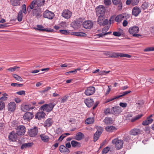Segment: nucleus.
Returning a JSON list of instances; mask_svg holds the SVG:
<instances>
[{"label": "nucleus", "instance_id": "nucleus-1", "mask_svg": "<svg viewBox=\"0 0 154 154\" xmlns=\"http://www.w3.org/2000/svg\"><path fill=\"white\" fill-rule=\"evenodd\" d=\"M45 2V0H33L29 5L31 9H33V8H39L44 5Z\"/></svg>", "mask_w": 154, "mask_h": 154}, {"label": "nucleus", "instance_id": "nucleus-2", "mask_svg": "<svg viewBox=\"0 0 154 154\" xmlns=\"http://www.w3.org/2000/svg\"><path fill=\"white\" fill-rule=\"evenodd\" d=\"M59 32L61 34L65 35L71 34L72 35L79 36H85L86 35V34L85 33L82 32H74L70 33L69 30H60Z\"/></svg>", "mask_w": 154, "mask_h": 154}, {"label": "nucleus", "instance_id": "nucleus-3", "mask_svg": "<svg viewBox=\"0 0 154 154\" xmlns=\"http://www.w3.org/2000/svg\"><path fill=\"white\" fill-rule=\"evenodd\" d=\"M55 105V104L52 103L45 104L41 106L40 109L41 110L49 112L52 110Z\"/></svg>", "mask_w": 154, "mask_h": 154}, {"label": "nucleus", "instance_id": "nucleus-4", "mask_svg": "<svg viewBox=\"0 0 154 154\" xmlns=\"http://www.w3.org/2000/svg\"><path fill=\"white\" fill-rule=\"evenodd\" d=\"M112 143L115 144V147L117 149H119L123 147V141L122 140H119L116 138L112 141Z\"/></svg>", "mask_w": 154, "mask_h": 154}, {"label": "nucleus", "instance_id": "nucleus-5", "mask_svg": "<svg viewBox=\"0 0 154 154\" xmlns=\"http://www.w3.org/2000/svg\"><path fill=\"white\" fill-rule=\"evenodd\" d=\"M139 31V28L136 26H134L130 27L128 30L130 34H132L134 37H138L140 36V34H137Z\"/></svg>", "mask_w": 154, "mask_h": 154}, {"label": "nucleus", "instance_id": "nucleus-6", "mask_svg": "<svg viewBox=\"0 0 154 154\" xmlns=\"http://www.w3.org/2000/svg\"><path fill=\"white\" fill-rule=\"evenodd\" d=\"M22 10H20L18 13L17 19L19 21H21L22 20L23 18V12L25 14H26L27 13L26 11V6L25 4H23L22 6Z\"/></svg>", "mask_w": 154, "mask_h": 154}, {"label": "nucleus", "instance_id": "nucleus-7", "mask_svg": "<svg viewBox=\"0 0 154 154\" xmlns=\"http://www.w3.org/2000/svg\"><path fill=\"white\" fill-rule=\"evenodd\" d=\"M33 9L32 11L33 15L35 16L37 18H40L42 15L41 9L39 8H33Z\"/></svg>", "mask_w": 154, "mask_h": 154}, {"label": "nucleus", "instance_id": "nucleus-8", "mask_svg": "<svg viewBox=\"0 0 154 154\" xmlns=\"http://www.w3.org/2000/svg\"><path fill=\"white\" fill-rule=\"evenodd\" d=\"M16 134L19 136L23 135L26 132V128L23 125H19L16 128Z\"/></svg>", "mask_w": 154, "mask_h": 154}, {"label": "nucleus", "instance_id": "nucleus-9", "mask_svg": "<svg viewBox=\"0 0 154 154\" xmlns=\"http://www.w3.org/2000/svg\"><path fill=\"white\" fill-rule=\"evenodd\" d=\"M110 56L111 57H126L127 58H131V56L130 55L125 54L122 53H112L110 54Z\"/></svg>", "mask_w": 154, "mask_h": 154}, {"label": "nucleus", "instance_id": "nucleus-10", "mask_svg": "<svg viewBox=\"0 0 154 154\" xmlns=\"http://www.w3.org/2000/svg\"><path fill=\"white\" fill-rule=\"evenodd\" d=\"M97 15H104L105 12V8L103 5H99L96 8Z\"/></svg>", "mask_w": 154, "mask_h": 154}, {"label": "nucleus", "instance_id": "nucleus-11", "mask_svg": "<svg viewBox=\"0 0 154 154\" xmlns=\"http://www.w3.org/2000/svg\"><path fill=\"white\" fill-rule=\"evenodd\" d=\"M54 16V14L53 12L48 10L45 11L43 14V16L44 17L50 20L53 19Z\"/></svg>", "mask_w": 154, "mask_h": 154}, {"label": "nucleus", "instance_id": "nucleus-12", "mask_svg": "<svg viewBox=\"0 0 154 154\" xmlns=\"http://www.w3.org/2000/svg\"><path fill=\"white\" fill-rule=\"evenodd\" d=\"M95 91V88L92 86L88 87L85 90V94L87 96H90L93 94Z\"/></svg>", "mask_w": 154, "mask_h": 154}, {"label": "nucleus", "instance_id": "nucleus-13", "mask_svg": "<svg viewBox=\"0 0 154 154\" xmlns=\"http://www.w3.org/2000/svg\"><path fill=\"white\" fill-rule=\"evenodd\" d=\"M37 27H34V29L36 30H38L40 31H46L48 32H52L53 31V29L46 28H44V26L42 25H38Z\"/></svg>", "mask_w": 154, "mask_h": 154}, {"label": "nucleus", "instance_id": "nucleus-14", "mask_svg": "<svg viewBox=\"0 0 154 154\" xmlns=\"http://www.w3.org/2000/svg\"><path fill=\"white\" fill-rule=\"evenodd\" d=\"M38 132V128L35 126L29 130L28 131L29 135L31 137H35L37 135Z\"/></svg>", "mask_w": 154, "mask_h": 154}, {"label": "nucleus", "instance_id": "nucleus-15", "mask_svg": "<svg viewBox=\"0 0 154 154\" xmlns=\"http://www.w3.org/2000/svg\"><path fill=\"white\" fill-rule=\"evenodd\" d=\"M72 14V12L69 10H64L62 13V16L65 19L69 18Z\"/></svg>", "mask_w": 154, "mask_h": 154}, {"label": "nucleus", "instance_id": "nucleus-16", "mask_svg": "<svg viewBox=\"0 0 154 154\" xmlns=\"http://www.w3.org/2000/svg\"><path fill=\"white\" fill-rule=\"evenodd\" d=\"M33 117V115L32 112H26L23 117V119L26 121H30Z\"/></svg>", "mask_w": 154, "mask_h": 154}, {"label": "nucleus", "instance_id": "nucleus-17", "mask_svg": "<svg viewBox=\"0 0 154 154\" xmlns=\"http://www.w3.org/2000/svg\"><path fill=\"white\" fill-rule=\"evenodd\" d=\"M8 111L13 112L16 108V103L14 102H11L8 104Z\"/></svg>", "mask_w": 154, "mask_h": 154}, {"label": "nucleus", "instance_id": "nucleus-18", "mask_svg": "<svg viewBox=\"0 0 154 154\" xmlns=\"http://www.w3.org/2000/svg\"><path fill=\"white\" fill-rule=\"evenodd\" d=\"M83 26L85 29H90L92 27L93 24V22L90 20L85 21L82 24Z\"/></svg>", "mask_w": 154, "mask_h": 154}, {"label": "nucleus", "instance_id": "nucleus-19", "mask_svg": "<svg viewBox=\"0 0 154 154\" xmlns=\"http://www.w3.org/2000/svg\"><path fill=\"white\" fill-rule=\"evenodd\" d=\"M121 108L119 106H116L112 107L111 109V113L117 115L122 112Z\"/></svg>", "mask_w": 154, "mask_h": 154}, {"label": "nucleus", "instance_id": "nucleus-20", "mask_svg": "<svg viewBox=\"0 0 154 154\" xmlns=\"http://www.w3.org/2000/svg\"><path fill=\"white\" fill-rule=\"evenodd\" d=\"M131 92V91H126L125 92H124L121 93V95L115 96L114 97L110 98V99H108L109 101V102L112 101L115 99H118L120 97L125 96L127 95V94L130 93Z\"/></svg>", "mask_w": 154, "mask_h": 154}, {"label": "nucleus", "instance_id": "nucleus-21", "mask_svg": "<svg viewBox=\"0 0 154 154\" xmlns=\"http://www.w3.org/2000/svg\"><path fill=\"white\" fill-rule=\"evenodd\" d=\"M141 10L138 7H134L132 10V14L134 16L137 17L141 12Z\"/></svg>", "mask_w": 154, "mask_h": 154}, {"label": "nucleus", "instance_id": "nucleus-22", "mask_svg": "<svg viewBox=\"0 0 154 154\" xmlns=\"http://www.w3.org/2000/svg\"><path fill=\"white\" fill-rule=\"evenodd\" d=\"M85 103L88 107L92 106L94 104V101L93 99L88 98L85 100Z\"/></svg>", "mask_w": 154, "mask_h": 154}, {"label": "nucleus", "instance_id": "nucleus-23", "mask_svg": "<svg viewBox=\"0 0 154 154\" xmlns=\"http://www.w3.org/2000/svg\"><path fill=\"white\" fill-rule=\"evenodd\" d=\"M8 138L10 140L12 141H15L17 139V135L14 132L12 131L10 133Z\"/></svg>", "mask_w": 154, "mask_h": 154}, {"label": "nucleus", "instance_id": "nucleus-24", "mask_svg": "<svg viewBox=\"0 0 154 154\" xmlns=\"http://www.w3.org/2000/svg\"><path fill=\"white\" fill-rule=\"evenodd\" d=\"M85 135L83 134L81 132L77 133L74 136V139L77 140H80L85 138Z\"/></svg>", "mask_w": 154, "mask_h": 154}, {"label": "nucleus", "instance_id": "nucleus-25", "mask_svg": "<svg viewBox=\"0 0 154 154\" xmlns=\"http://www.w3.org/2000/svg\"><path fill=\"white\" fill-rule=\"evenodd\" d=\"M101 129L100 131L97 130V131L95 133L94 136V140L95 142L99 138L100 135L102 132V128L101 127L100 128Z\"/></svg>", "mask_w": 154, "mask_h": 154}, {"label": "nucleus", "instance_id": "nucleus-26", "mask_svg": "<svg viewBox=\"0 0 154 154\" xmlns=\"http://www.w3.org/2000/svg\"><path fill=\"white\" fill-rule=\"evenodd\" d=\"M33 109V107H31V106L29 105L22 104L21 107V110L24 112H26Z\"/></svg>", "mask_w": 154, "mask_h": 154}, {"label": "nucleus", "instance_id": "nucleus-27", "mask_svg": "<svg viewBox=\"0 0 154 154\" xmlns=\"http://www.w3.org/2000/svg\"><path fill=\"white\" fill-rule=\"evenodd\" d=\"M60 151L62 153H68L69 152V150L65 146L63 145H61L59 147Z\"/></svg>", "mask_w": 154, "mask_h": 154}, {"label": "nucleus", "instance_id": "nucleus-28", "mask_svg": "<svg viewBox=\"0 0 154 154\" xmlns=\"http://www.w3.org/2000/svg\"><path fill=\"white\" fill-rule=\"evenodd\" d=\"M140 130L139 129L134 128L130 131V134L132 135L136 136L140 134Z\"/></svg>", "mask_w": 154, "mask_h": 154}, {"label": "nucleus", "instance_id": "nucleus-29", "mask_svg": "<svg viewBox=\"0 0 154 154\" xmlns=\"http://www.w3.org/2000/svg\"><path fill=\"white\" fill-rule=\"evenodd\" d=\"M40 137L42 141L45 142H47L49 140L50 138L49 136L45 134H42L40 135Z\"/></svg>", "mask_w": 154, "mask_h": 154}, {"label": "nucleus", "instance_id": "nucleus-30", "mask_svg": "<svg viewBox=\"0 0 154 154\" xmlns=\"http://www.w3.org/2000/svg\"><path fill=\"white\" fill-rule=\"evenodd\" d=\"M33 144L32 142L24 143L21 145V149H23L25 148L30 147L33 145Z\"/></svg>", "mask_w": 154, "mask_h": 154}, {"label": "nucleus", "instance_id": "nucleus-31", "mask_svg": "<svg viewBox=\"0 0 154 154\" xmlns=\"http://www.w3.org/2000/svg\"><path fill=\"white\" fill-rule=\"evenodd\" d=\"M45 116V113L44 112H39L36 114L35 118L38 119H40L43 118Z\"/></svg>", "mask_w": 154, "mask_h": 154}, {"label": "nucleus", "instance_id": "nucleus-32", "mask_svg": "<svg viewBox=\"0 0 154 154\" xmlns=\"http://www.w3.org/2000/svg\"><path fill=\"white\" fill-rule=\"evenodd\" d=\"M53 121L51 119L49 118L47 119L44 123V126L46 127L51 126L52 124Z\"/></svg>", "mask_w": 154, "mask_h": 154}, {"label": "nucleus", "instance_id": "nucleus-33", "mask_svg": "<svg viewBox=\"0 0 154 154\" xmlns=\"http://www.w3.org/2000/svg\"><path fill=\"white\" fill-rule=\"evenodd\" d=\"M105 129L108 132H112L117 130L116 128L113 126H107L106 127Z\"/></svg>", "mask_w": 154, "mask_h": 154}, {"label": "nucleus", "instance_id": "nucleus-34", "mask_svg": "<svg viewBox=\"0 0 154 154\" xmlns=\"http://www.w3.org/2000/svg\"><path fill=\"white\" fill-rule=\"evenodd\" d=\"M125 16L124 14L119 15L117 16L115 18V20L118 22H120L125 18Z\"/></svg>", "mask_w": 154, "mask_h": 154}, {"label": "nucleus", "instance_id": "nucleus-35", "mask_svg": "<svg viewBox=\"0 0 154 154\" xmlns=\"http://www.w3.org/2000/svg\"><path fill=\"white\" fill-rule=\"evenodd\" d=\"M153 121L152 119L149 117H148L143 122L142 125H146L152 123Z\"/></svg>", "mask_w": 154, "mask_h": 154}, {"label": "nucleus", "instance_id": "nucleus-36", "mask_svg": "<svg viewBox=\"0 0 154 154\" xmlns=\"http://www.w3.org/2000/svg\"><path fill=\"white\" fill-rule=\"evenodd\" d=\"M103 122L106 125L110 124L112 123V119L109 117H106L104 119Z\"/></svg>", "mask_w": 154, "mask_h": 154}, {"label": "nucleus", "instance_id": "nucleus-37", "mask_svg": "<svg viewBox=\"0 0 154 154\" xmlns=\"http://www.w3.org/2000/svg\"><path fill=\"white\" fill-rule=\"evenodd\" d=\"M97 16L98 17L97 20V23L100 26H101V24H102V23L104 20V15Z\"/></svg>", "mask_w": 154, "mask_h": 154}, {"label": "nucleus", "instance_id": "nucleus-38", "mask_svg": "<svg viewBox=\"0 0 154 154\" xmlns=\"http://www.w3.org/2000/svg\"><path fill=\"white\" fill-rule=\"evenodd\" d=\"M71 144L73 147H80L81 146V144L75 140H72L71 142Z\"/></svg>", "mask_w": 154, "mask_h": 154}, {"label": "nucleus", "instance_id": "nucleus-39", "mask_svg": "<svg viewBox=\"0 0 154 154\" xmlns=\"http://www.w3.org/2000/svg\"><path fill=\"white\" fill-rule=\"evenodd\" d=\"M94 121V118H88L85 121V124H91L93 123Z\"/></svg>", "mask_w": 154, "mask_h": 154}, {"label": "nucleus", "instance_id": "nucleus-40", "mask_svg": "<svg viewBox=\"0 0 154 154\" xmlns=\"http://www.w3.org/2000/svg\"><path fill=\"white\" fill-rule=\"evenodd\" d=\"M19 0H11L10 2L13 6H16L19 5Z\"/></svg>", "mask_w": 154, "mask_h": 154}, {"label": "nucleus", "instance_id": "nucleus-41", "mask_svg": "<svg viewBox=\"0 0 154 154\" xmlns=\"http://www.w3.org/2000/svg\"><path fill=\"white\" fill-rule=\"evenodd\" d=\"M143 115L142 114H139L135 116L134 117L132 118L131 121V122H134L136 120L139 119Z\"/></svg>", "mask_w": 154, "mask_h": 154}, {"label": "nucleus", "instance_id": "nucleus-42", "mask_svg": "<svg viewBox=\"0 0 154 154\" xmlns=\"http://www.w3.org/2000/svg\"><path fill=\"white\" fill-rule=\"evenodd\" d=\"M13 77L15 79L18 81L20 82H22L23 81V79L22 78L16 74H14Z\"/></svg>", "mask_w": 154, "mask_h": 154}, {"label": "nucleus", "instance_id": "nucleus-43", "mask_svg": "<svg viewBox=\"0 0 154 154\" xmlns=\"http://www.w3.org/2000/svg\"><path fill=\"white\" fill-rule=\"evenodd\" d=\"M143 51L144 52L154 51V47L146 48Z\"/></svg>", "mask_w": 154, "mask_h": 154}, {"label": "nucleus", "instance_id": "nucleus-44", "mask_svg": "<svg viewBox=\"0 0 154 154\" xmlns=\"http://www.w3.org/2000/svg\"><path fill=\"white\" fill-rule=\"evenodd\" d=\"M141 7L143 10L147 9L148 7V3L146 2H144L142 5Z\"/></svg>", "mask_w": 154, "mask_h": 154}, {"label": "nucleus", "instance_id": "nucleus-45", "mask_svg": "<svg viewBox=\"0 0 154 154\" xmlns=\"http://www.w3.org/2000/svg\"><path fill=\"white\" fill-rule=\"evenodd\" d=\"M69 96L68 95H65L63 97L61 98V103H63L66 102L68 99Z\"/></svg>", "mask_w": 154, "mask_h": 154}, {"label": "nucleus", "instance_id": "nucleus-46", "mask_svg": "<svg viewBox=\"0 0 154 154\" xmlns=\"http://www.w3.org/2000/svg\"><path fill=\"white\" fill-rule=\"evenodd\" d=\"M109 149L110 148L108 146H107L103 149L102 152L103 154L106 153L109 151Z\"/></svg>", "mask_w": 154, "mask_h": 154}, {"label": "nucleus", "instance_id": "nucleus-47", "mask_svg": "<svg viewBox=\"0 0 154 154\" xmlns=\"http://www.w3.org/2000/svg\"><path fill=\"white\" fill-rule=\"evenodd\" d=\"M109 26H105L104 28H103L102 31V32L104 33V34L106 33L107 31H108L109 29Z\"/></svg>", "mask_w": 154, "mask_h": 154}, {"label": "nucleus", "instance_id": "nucleus-48", "mask_svg": "<svg viewBox=\"0 0 154 154\" xmlns=\"http://www.w3.org/2000/svg\"><path fill=\"white\" fill-rule=\"evenodd\" d=\"M19 67L17 66H14L13 67H10L7 69V70L9 71L13 72L16 70L17 68H19Z\"/></svg>", "mask_w": 154, "mask_h": 154}, {"label": "nucleus", "instance_id": "nucleus-49", "mask_svg": "<svg viewBox=\"0 0 154 154\" xmlns=\"http://www.w3.org/2000/svg\"><path fill=\"white\" fill-rule=\"evenodd\" d=\"M11 86L13 87H21L23 86V84L17 83H12L11 84Z\"/></svg>", "mask_w": 154, "mask_h": 154}, {"label": "nucleus", "instance_id": "nucleus-50", "mask_svg": "<svg viewBox=\"0 0 154 154\" xmlns=\"http://www.w3.org/2000/svg\"><path fill=\"white\" fill-rule=\"evenodd\" d=\"M5 107V103L2 101H0V111L3 110Z\"/></svg>", "mask_w": 154, "mask_h": 154}, {"label": "nucleus", "instance_id": "nucleus-51", "mask_svg": "<svg viewBox=\"0 0 154 154\" xmlns=\"http://www.w3.org/2000/svg\"><path fill=\"white\" fill-rule=\"evenodd\" d=\"M104 112L106 115L108 114L111 113V110H110V108H108L105 109L104 110Z\"/></svg>", "mask_w": 154, "mask_h": 154}, {"label": "nucleus", "instance_id": "nucleus-52", "mask_svg": "<svg viewBox=\"0 0 154 154\" xmlns=\"http://www.w3.org/2000/svg\"><path fill=\"white\" fill-rule=\"evenodd\" d=\"M62 129L61 128H58L56 130V133L58 134H60L63 131Z\"/></svg>", "mask_w": 154, "mask_h": 154}, {"label": "nucleus", "instance_id": "nucleus-53", "mask_svg": "<svg viewBox=\"0 0 154 154\" xmlns=\"http://www.w3.org/2000/svg\"><path fill=\"white\" fill-rule=\"evenodd\" d=\"M104 3L106 5H109L111 3V0H104Z\"/></svg>", "mask_w": 154, "mask_h": 154}, {"label": "nucleus", "instance_id": "nucleus-54", "mask_svg": "<svg viewBox=\"0 0 154 154\" xmlns=\"http://www.w3.org/2000/svg\"><path fill=\"white\" fill-rule=\"evenodd\" d=\"M113 35L116 36H120L121 35V34L119 32H113Z\"/></svg>", "mask_w": 154, "mask_h": 154}, {"label": "nucleus", "instance_id": "nucleus-55", "mask_svg": "<svg viewBox=\"0 0 154 154\" xmlns=\"http://www.w3.org/2000/svg\"><path fill=\"white\" fill-rule=\"evenodd\" d=\"M132 4L133 5H137L139 2V0H131Z\"/></svg>", "mask_w": 154, "mask_h": 154}, {"label": "nucleus", "instance_id": "nucleus-56", "mask_svg": "<svg viewBox=\"0 0 154 154\" xmlns=\"http://www.w3.org/2000/svg\"><path fill=\"white\" fill-rule=\"evenodd\" d=\"M17 94L20 95H25V91H21L16 92Z\"/></svg>", "mask_w": 154, "mask_h": 154}, {"label": "nucleus", "instance_id": "nucleus-57", "mask_svg": "<svg viewBox=\"0 0 154 154\" xmlns=\"http://www.w3.org/2000/svg\"><path fill=\"white\" fill-rule=\"evenodd\" d=\"M113 4L115 5H117L121 2V0H112Z\"/></svg>", "mask_w": 154, "mask_h": 154}, {"label": "nucleus", "instance_id": "nucleus-58", "mask_svg": "<svg viewBox=\"0 0 154 154\" xmlns=\"http://www.w3.org/2000/svg\"><path fill=\"white\" fill-rule=\"evenodd\" d=\"M108 23V20L107 19L104 20L102 23L101 26H104L107 25Z\"/></svg>", "mask_w": 154, "mask_h": 154}, {"label": "nucleus", "instance_id": "nucleus-59", "mask_svg": "<svg viewBox=\"0 0 154 154\" xmlns=\"http://www.w3.org/2000/svg\"><path fill=\"white\" fill-rule=\"evenodd\" d=\"M150 128L148 127H146L144 129V130L145 131V132L147 134H149L150 133Z\"/></svg>", "mask_w": 154, "mask_h": 154}, {"label": "nucleus", "instance_id": "nucleus-60", "mask_svg": "<svg viewBox=\"0 0 154 154\" xmlns=\"http://www.w3.org/2000/svg\"><path fill=\"white\" fill-rule=\"evenodd\" d=\"M119 105L122 107H125L127 106V104L126 103H120Z\"/></svg>", "mask_w": 154, "mask_h": 154}, {"label": "nucleus", "instance_id": "nucleus-61", "mask_svg": "<svg viewBox=\"0 0 154 154\" xmlns=\"http://www.w3.org/2000/svg\"><path fill=\"white\" fill-rule=\"evenodd\" d=\"M19 122L17 121H13L12 123V125L14 127H16L17 126Z\"/></svg>", "mask_w": 154, "mask_h": 154}, {"label": "nucleus", "instance_id": "nucleus-62", "mask_svg": "<svg viewBox=\"0 0 154 154\" xmlns=\"http://www.w3.org/2000/svg\"><path fill=\"white\" fill-rule=\"evenodd\" d=\"M96 35L99 37H103L105 36V34L102 32V33L97 34Z\"/></svg>", "mask_w": 154, "mask_h": 154}, {"label": "nucleus", "instance_id": "nucleus-63", "mask_svg": "<svg viewBox=\"0 0 154 154\" xmlns=\"http://www.w3.org/2000/svg\"><path fill=\"white\" fill-rule=\"evenodd\" d=\"M8 97L6 96L2 97L0 98V100L2 101H5L7 100Z\"/></svg>", "mask_w": 154, "mask_h": 154}, {"label": "nucleus", "instance_id": "nucleus-64", "mask_svg": "<svg viewBox=\"0 0 154 154\" xmlns=\"http://www.w3.org/2000/svg\"><path fill=\"white\" fill-rule=\"evenodd\" d=\"M51 88V87L49 86L44 89L43 90V92H47L48 90H50Z\"/></svg>", "mask_w": 154, "mask_h": 154}]
</instances>
